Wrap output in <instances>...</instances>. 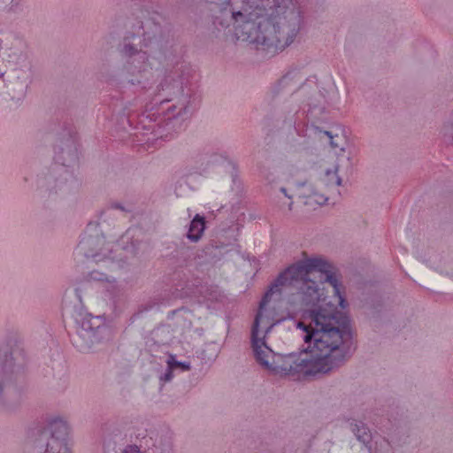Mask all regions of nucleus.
Here are the masks:
<instances>
[{
  "label": "nucleus",
  "instance_id": "1",
  "mask_svg": "<svg viewBox=\"0 0 453 453\" xmlns=\"http://www.w3.org/2000/svg\"><path fill=\"white\" fill-rule=\"evenodd\" d=\"M212 11L219 31L233 23L238 39L273 51L290 45L300 28L292 0H219Z\"/></svg>",
  "mask_w": 453,
  "mask_h": 453
},
{
  "label": "nucleus",
  "instance_id": "2",
  "mask_svg": "<svg viewBox=\"0 0 453 453\" xmlns=\"http://www.w3.org/2000/svg\"><path fill=\"white\" fill-rule=\"evenodd\" d=\"M296 328L307 344L304 356H309L319 374L329 372L343 361L344 346L352 337L346 317L335 311L319 309L311 312L308 325L298 322Z\"/></svg>",
  "mask_w": 453,
  "mask_h": 453
},
{
  "label": "nucleus",
  "instance_id": "3",
  "mask_svg": "<svg viewBox=\"0 0 453 453\" xmlns=\"http://www.w3.org/2000/svg\"><path fill=\"white\" fill-rule=\"evenodd\" d=\"M314 273L325 274V281L333 288L334 292L339 296L340 305L344 308V299L341 296V283L333 266L325 259L314 257L298 261L289 266L285 275H290L291 279L287 286V303L293 312H308L311 319V312L323 309L320 303L325 300V293L322 281H315L311 278Z\"/></svg>",
  "mask_w": 453,
  "mask_h": 453
},
{
  "label": "nucleus",
  "instance_id": "4",
  "mask_svg": "<svg viewBox=\"0 0 453 453\" xmlns=\"http://www.w3.org/2000/svg\"><path fill=\"white\" fill-rule=\"evenodd\" d=\"M277 288L278 284L273 285L265 294L259 303L251 329L252 348H261L266 343L275 346L288 336L289 326L277 318L275 307L270 305L271 297L274 294V289Z\"/></svg>",
  "mask_w": 453,
  "mask_h": 453
},
{
  "label": "nucleus",
  "instance_id": "5",
  "mask_svg": "<svg viewBox=\"0 0 453 453\" xmlns=\"http://www.w3.org/2000/svg\"><path fill=\"white\" fill-rule=\"evenodd\" d=\"M275 346L266 343L261 348H253L256 360L264 368L275 374H294L303 372L305 375H318V372L313 369L314 365L308 356L303 357V354L290 353L281 355L276 353L273 349Z\"/></svg>",
  "mask_w": 453,
  "mask_h": 453
},
{
  "label": "nucleus",
  "instance_id": "6",
  "mask_svg": "<svg viewBox=\"0 0 453 453\" xmlns=\"http://www.w3.org/2000/svg\"><path fill=\"white\" fill-rule=\"evenodd\" d=\"M80 249L88 257H93L96 268L88 273L90 280L96 281L114 282L126 265L122 259L115 260L106 254H102L104 248V237L88 235L80 242Z\"/></svg>",
  "mask_w": 453,
  "mask_h": 453
},
{
  "label": "nucleus",
  "instance_id": "7",
  "mask_svg": "<svg viewBox=\"0 0 453 453\" xmlns=\"http://www.w3.org/2000/svg\"><path fill=\"white\" fill-rule=\"evenodd\" d=\"M22 365L16 364L13 352L8 349L0 353V405L12 411L19 408L23 401L22 388L19 380Z\"/></svg>",
  "mask_w": 453,
  "mask_h": 453
},
{
  "label": "nucleus",
  "instance_id": "8",
  "mask_svg": "<svg viewBox=\"0 0 453 453\" xmlns=\"http://www.w3.org/2000/svg\"><path fill=\"white\" fill-rule=\"evenodd\" d=\"M68 434L66 420L61 418H50L39 438L41 447H45L43 453H71L66 443Z\"/></svg>",
  "mask_w": 453,
  "mask_h": 453
},
{
  "label": "nucleus",
  "instance_id": "9",
  "mask_svg": "<svg viewBox=\"0 0 453 453\" xmlns=\"http://www.w3.org/2000/svg\"><path fill=\"white\" fill-rule=\"evenodd\" d=\"M79 323L80 329L78 330L76 345L81 350L90 349L108 335L109 330L105 326L104 319L101 316L86 314Z\"/></svg>",
  "mask_w": 453,
  "mask_h": 453
},
{
  "label": "nucleus",
  "instance_id": "10",
  "mask_svg": "<svg viewBox=\"0 0 453 453\" xmlns=\"http://www.w3.org/2000/svg\"><path fill=\"white\" fill-rule=\"evenodd\" d=\"M338 165L332 169H324L319 177L311 185V193L307 196V204H325L331 194L337 193V188L342 184L338 176Z\"/></svg>",
  "mask_w": 453,
  "mask_h": 453
},
{
  "label": "nucleus",
  "instance_id": "11",
  "mask_svg": "<svg viewBox=\"0 0 453 453\" xmlns=\"http://www.w3.org/2000/svg\"><path fill=\"white\" fill-rule=\"evenodd\" d=\"M146 47L145 38L141 35H132L123 39L119 46V52L125 59L134 57L140 59H146V57H149L144 50Z\"/></svg>",
  "mask_w": 453,
  "mask_h": 453
},
{
  "label": "nucleus",
  "instance_id": "12",
  "mask_svg": "<svg viewBox=\"0 0 453 453\" xmlns=\"http://www.w3.org/2000/svg\"><path fill=\"white\" fill-rule=\"evenodd\" d=\"M32 81L33 73L31 70H21L16 72L10 84V94L12 99L20 100L24 98Z\"/></svg>",
  "mask_w": 453,
  "mask_h": 453
},
{
  "label": "nucleus",
  "instance_id": "13",
  "mask_svg": "<svg viewBox=\"0 0 453 453\" xmlns=\"http://www.w3.org/2000/svg\"><path fill=\"white\" fill-rule=\"evenodd\" d=\"M125 60L126 62L123 65L124 71L128 76L134 78L131 79L130 81L133 84L134 82H139V78H141L150 67L149 57H146V59H140L134 57Z\"/></svg>",
  "mask_w": 453,
  "mask_h": 453
},
{
  "label": "nucleus",
  "instance_id": "14",
  "mask_svg": "<svg viewBox=\"0 0 453 453\" xmlns=\"http://www.w3.org/2000/svg\"><path fill=\"white\" fill-rule=\"evenodd\" d=\"M57 154V160L63 165H69L76 159V148L73 140L67 137L58 146Z\"/></svg>",
  "mask_w": 453,
  "mask_h": 453
},
{
  "label": "nucleus",
  "instance_id": "15",
  "mask_svg": "<svg viewBox=\"0 0 453 453\" xmlns=\"http://www.w3.org/2000/svg\"><path fill=\"white\" fill-rule=\"evenodd\" d=\"M204 229V218L196 214L190 222L187 238L192 242H197L202 238Z\"/></svg>",
  "mask_w": 453,
  "mask_h": 453
},
{
  "label": "nucleus",
  "instance_id": "16",
  "mask_svg": "<svg viewBox=\"0 0 453 453\" xmlns=\"http://www.w3.org/2000/svg\"><path fill=\"white\" fill-rule=\"evenodd\" d=\"M167 365L173 369H180L182 371H188L190 369V364L187 362H179L175 359V356L173 354H169Z\"/></svg>",
  "mask_w": 453,
  "mask_h": 453
},
{
  "label": "nucleus",
  "instance_id": "17",
  "mask_svg": "<svg viewBox=\"0 0 453 453\" xmlns=\"http://www.w3.org/2000/svg\"><path fill=\"white\" fill-rule=\"evenodd\" d=\"M278 204L280 208L283 209L285 206H287L288 210L290 211L293 209V202L290 200L289 202L282 201V199H278Z\"/></svg>",
  "mask_w": 453,
  "mask_h": 453
},
{
  "label": "nucleus",
  "instance_id": "18",
  "mask_svg": "<svg viewBox=\"0 0 453 453\" xmlns=\"http://www.w3.org/2000/svg\"><path fill=\"white\" fill-rule=\"evenodd\" d=\"M120 453H142L137 446L129 445L126 447Z\"/></svg>",
  "mask_w": 453,
  "mask_h": 453
},
{
  "label": "nucleus",
  "instance_id": "19",
  "mask_svg": "<svg viewBox=\"0 0 453 453\" xmlns=\"http://www.w3.org/2000/svg\"><path fill=\"white\" fill-rule=\"evenodd\" d=\"M329 138V142L332 148H337L338 144L334 142V136L329 131H319Z\"/></svg>",
  "mask_w": 453,
  "mask_h": 453
},
{
  "label": "nucleus",
  "instance_id": "20",
  "mask_svg": "<svg viewBox=\"0 0 453 453\" xmlns=\"http://www.w3.org/2000/svg\"><path fill=\"white\" fill-rule=\"evenodd\" d=\"M442 131H443L444 134H447L449 132L453 131V123L452 122L444 123V125L442 127Z\"/></svg>",
  "mask_w": 453,
  "mask_h": 453
},
{
  "label": "nucleus",
  "instance_id": "21",
  "mask_svg": "<svg viewBox=\"0 0 453 453\" xmlns=\"http://www.w3.org/2000/svg\"><path fill=\"white\" fill-rule=\"evenodd\" d=\"M173 369H171L169 366H168V369L166 371V372L165 373V375L161 378L162 380H164L165 381H169L171 380L172 377H173Z\"/></svg>",
  "mask_w": 453,
  "mask_h": 453
},
{
  "label": "nucleus",
  "instance_id": "22",
  "mask_svg": "<svg viewBox=\"0 0 453 453\" xmlns=\"http://www.w3.org/2000/svg\"><path fill=\"white\" fill-rule=\"evenodd\" d=\"M280 192L285 196L286 198H288V200H291L292 199V196H289L288 193H287V189L285 188H280Z\"/></svg>",
  "mask_w": 453,
  "mask_h": 453
},
{
  "label": "nucleus",
  "instance_id": "23",
  "mask_svg": "<svg viewBox=\"0 0 453 453\" xmlns=\"http://www.w3.org/2000/svg\"><path fill=\"white\" fill-rule=\"evenodd\" d=\"M283 277H284V274H280V275L279 276V278L277 279V281H278V282H280V284H281V283H282V282H281V280L283 279Z\"/></svg>",
  "mask_w": 453,
  "mask_h": 453
},
{
  "label": "nucleus",
  "instance_id": "24",
  "mask_svg": "<svg viewBox=\"0 0 453 453\" xmlns=\"http://www.w3.org/2000/svg\"><path fill=\"white\" fill-rule=\"evenodd\" d=\"M357 438H358V440L363 441L364 442L365 441V436L357 435Z\"/></svg>",
  "mask_w": 453,
  "mask_h": 453
},
{
  "label": "nucleus",
  "instance_id": "25",
  "mask_svg": "<svg viewBox=\"0 0 453 453\" xmlns=\"http://www.w3.org/2000/svg\"><path fill=\"white\" fill-rule=\"evenodd\" d=\"M288 323L290 324L293 326H296V323L294 321H292V320L288 321Z\"/></svg>",
  "mask_w": 453,
  "mask_h": 453
}]
</instances>
